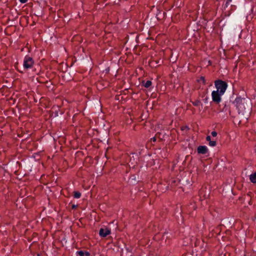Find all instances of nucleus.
Instances as JSON below:
<instances>
[{"instance_id":"nucleus-10","label":"nucleus","mask_w":256,"mask_h":256,"mask_svg":"<svg viewBox=\"0 0 256 256\" xmlns=\"http://www.w3.org/2000/svg\"><path fill=\"white\" fill-rule=\"evenodd\" d=\"M81 194L78 192H75L74 193V197L76 198H78L80 197Z\"/></svg>"},{"instance_id":"nucleus-6","label":"nucleus","mask_w":256,"mask_h":256,"mask_svg":"<svg viewBox=\"0 0 256 256\" xmlns=\"http://www.w3.org/2000/svg\"><path fill=\"white\" fill-rule=\"evenodd\" d=\"M110 232V230L107 228H102L100 230L99 234L102 237H106Z\"/></svg>"},{"instance_id":"nucleus-13","label":"nucleus","mask_w":256,"mask_h":256,"mask_svg":"<svg viewBox=\"0 0 256 256\" xmlns=\"http://www.w3.org/2000/svg\"><path fill=\"white\" fill-rule=\"evenodd\" d=\"M200 80L202 81V83L204 84H206V80H205V78L204 76H202L200 78Z\"/></svg>"},{"instance_id":"nucleus-5","label":"nucleus","mask_w":256,"mask_h":256,"mask_svg":"<svg viewBox=\"0 0 256 256\" xmlns=\"http://www.w3.org/2000/svg\"><path fill=\"white\" fill-rule=\"evenodd\" d=\"M198 154H205L208 152V148L205 146H200L197 148Z\"/></svg>"},{"instance_id":"nucleus-2","label":"nucleus","mask_w":256,"mask_h":256,"mask_svg":"<svg viewBox=\"0 0 256 256\" xmlns=\"http://www.w3.org/2000/svg\"><path fill=\"white\" fill-rule=\"evenodd\" d=\"M214 83L217 89L216 91H218V92L224 94L228 86L226 82L222 80H217L215 81Z\"/></svg>"},{"instance_id":"nucleus-16","label":"nucleus","mask_w":256,"mask_h":256,"mask_svg":"<svg viewBox=\"0 0 256 256\" xmlns=\"http://www.w3.org/2000/svg\"><path fill=\"white\" fill-rule=\"evenodd\" d=\"M20 2L22 3V4H24V3H26L28 0H20Z\"/></svg>"},{"instance_id":"nucleus-19","label":"nucleus","mask_w":256,"mask_h":256,"mask_svg":"<svg viewBox=\"0 0 256 256\" xmlns=\"http://www.w3.org/2000/svg\"><path fill=\"white\" fill-rule=\"evenodd\" d=\"M151 140H152L154 142H155L156 140V138L155 137H153L152 138Z\"/></svg>"},{"instance_id":"nucleus-12","label":"nucleus","mask_w":256,"mask_h":256,"mask_svg":"<svg viewBox=\"0 0 256 256\" xmlns=\"http://www.w3.org/2000/svg\"><path fill=\"white\" fill-rule=\"evenodd\" d=\"M193 104L196 106H198L200 104V102L199 100H196L193 102Z\"/></svg>"},{"instance_id":"nucleus-7","label":"nucleus","mask_w":256,"mask_h":256,"mask_svg":"<svg viewBox=\"0 0 256 256\" xmlns=\"http://www.w3.org/2000/svg\"><path fill=\"white\" fill-rule=\"evenodd\" d=\"M142 84L145 88H148L152 85V82L150 80H147L146 82H144V80H143L142 82Z\"/></svg>"},{"instance_id":"nucleus-8","label":"nucleus","mask_w":256,"mask_h":256,"mask_svg":"<svg viewBox=\"0 0 256 256\" xmlns=\"http://www.w3.org/2000/svg\"><path fill=\"white\" fill-rule=\"evenodd\" d=\"M250 180L253 183L256 182V172L250 176Z\"/></svg>"},{"instance_id":"nucleus-18","label":"nucleus","mask_w":256,"mask_h":256,"mask_svg":"<svg viewBox=\"0 0 256 256\" xmlns=\"http://www.w3.org/2000/svg\"><path fill=\"white\" fill-rule=\"evenodd\" d=\"M223 110L227 111V110H228L227 107L225 106L224 109H223Z\"/></svg>"},{"instance_id":"nucleus-14","label":"nucleus","mask_w":256,"mask_h":256,"mask_svg":"<svg viewBox=\"0 0 256 256\" xmlns=\"http://www.w3.org/2000/svg\"><path fill=\"white\" fill-rule=\"evenodd\" d=\"M211 134H212V136H214V137L216 136V135H217V133H216V132H214H214H212Z\"/></svg>"},{"instance_id":"nucleus-9","label":"nucleus","mask_w":256,"mask_h":256,"mask_svg":"<svg viewBox=\"0 0 256 256\" xmlns=\"http://www.w3.org/2000/svg\"><path fill=\"white\" fill-rule=\"evenodd\" d=\"M78 255L79 256H89V254L88 252L80 251L78 252Z\"/></svg>"},{"instance_id":"nucleus-15","label":"nucleus","mask_w":256,"mask_h":256,"mask_svg":"<svg viewBox=\"0 0 256 256\" xmlns=\"http://www.w3.org/2000/svg\"><path fill=\"white\" fill-rule=\"evenodd\" d=\"M206 140L208 142H210L211 140V138H210V136H207L206 138Z\"/></svg>"},{"instance_id":"nucleus-17","label":"nucleus","mask_w":256,"mask_h":256,"mask_svg":"<svg viewBox=\"0 0 256 256\" xmlns=\"http://www.w3.org/2000/svg\"><path fill=\"white\" fill-rule=\"evenodd\" d=\"M230 1H231V0H227V2H226V6H228V4H229V2H230Z\"/></svg>"},{"instance_id":"nucleus-1","label":"nucleus","mask_w":256,"mask_h":256,"mask_svg":"<svg viewBox=\"0 0 256 256\" xmlns=\"http://www.w3.org/2000/svg\"><path fill=\"white\" fill-rule=\"evenodd\" d=\"M233 105L240 112L250 111L252 106L250 100L240 98H237L233 102Z\"/></svg>"},{"instance_id":"nucleus-11","label":"nucleus","mask_w":256,"mask_h":256,"mask_svg":"<svg viewBox=\"0 0 256 256\" xmlns=\"http://www.w3.org/2000/svg\"><path fill=\"white\" fill-rule=\"evenodd\" d=\"M216 144V142L215 140H210L209 142V145L211 146H214Z\"/></svg>"},{"instance_id":"nucleus-4","label":"nucleus","mask_w":256,"mask_h":256,"mask_svg":"<svg viewBox=\"0 0 256 256\" xmlns=\"http://www.w3.org/2000/svg\"><path fill=\"white\" fill-rule=\"evenodd\" d=\"M34 64L32 58L30 56H26L24 62V68L28 69L30 68Z\"/></svg>"},{"instance_id":"nucleus-3","label":"nucleus","mask_w":256,"mask_h":256,"mask_svg":"<svg viewBox=\"0 0 256 256\" xmlns=\"http://www.w3.org/2000/svg\"><path fill=\"white\" fill-rule=\"evenodd\" d=\"M223 94H220V93L218 92V91H213L212 93V101L216 104H219L221 101V96Z\"/></svg>"}]
</instances>
